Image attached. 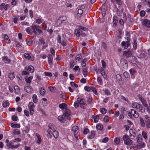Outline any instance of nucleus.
<instances>
[{"instance_id": "obj_1", "label": "nucleus", "mask_w": 150, "mask_h": 150, "mask_svg": "<svg viewBox=\"0 0 150 150\" xmlns=\"http://www.w3.org/2000/svg\"><path fill=\"white\" fill-rule=\"evenodd\" d=\"M145 119L144 120L141 117H139L140 123L142 127L145 126L148 128H150V117L148 115L144 116Z\"/></svg>"}, {"instance_id": "obj_2", "label": "nucleus", "mask_w": 150, "mask_h": 150, "mask_svg": "<svg viewBox=\"0 0 150 150\" xmlns=\"http://www.w3.org/2000/svg\"><path fill=\"white\" fill-rule=\"evenodd\" d=\"M32 28L33 30V33L35 35H39L42 33V28L39 25H32Z\"/></svg>"}, {"instance_id": "obj_3", "label": "nucleus", "mask_w": 150, "mask_h": 150, "mask_svg": "<svg viewBox=\"0 0 150 150\" xmlns=\"http://www.w3.org/2000/svg\"><path fill=\"white\" fill-rule=\"evenodd\" d=\"M77 101L81 108L83 109L86 108V107L85 106V100L84 98L78 97L77 98Z\"/></svg>"}, {"instance_id": "obj_4", "label": "nucleus", "mask_w": 150, "mask_h": 150, "mask_svg": "<svg viewBox=\"0 0 150 150\" xmlns=\"http://www.w3.org/2000/svg\"><path fill=\"white\" fill-rule=\"evenodd\" d=\"M125 144L127 145H130L132 143V140L129 138V136L127 134L124 135L122 137Z\"/></svg>"}, {"instance_id": "obj_5", "label": "nucleus", "mask_w": 150, "mask_h": 150, "mask_svg": "<svg viewBox=\"0 0 150 150\" xmlns=\"http://www.w3.org/2000/svg\"><path fill=\"white\" fill-rule=\"evenodd\" d=\"M28 106L30 115H33V114L34 109L35 107V105L33 103V102H30L29 103Z\"/></svg>"}, {"instance_id": "obj_6", "label": "nucleus", "mask_w": 150, "mask_h": 150, "mask_svg": "<svg viewBox=\"0 0 150 150\" xmlns=\"http://www.w3.org/2000/svg\"><path fill=\"white\" fill-rule=\"evenodd\" d=\"M120 63L124 69H127L128 68L127 62L126 59L124 58L121 59L120 60Z\"/></svg>"}, {"instance_id": "obj_7", "label": "nucleus", "mask_w": 150, "mask_h": 150, "mask_svg": "<svg viewBox=\"0 0 150 150\" xmlns=\"http://www.w3.org/2000/svg\"><path fill=\"white\" fill-rule=\"evenodd\" d=\"M64 115L65 118L68 120H70L71 117L70 116L71 115V112L69 109H65Z\"/></svg>"}, {"instance_id": "obj_8", "label": "nucleus", "mask_w": 150, "mask_h": 150, "mask_svg": "<svg viewBox=\"0 0 150 150\" xmlns=\"http://www.w3.org/2000/svg\"><path fill=\"white\" fill-rule=\"evenodd\" d=\"M137 131L134 129H130L129 130V133H130V136L132 139H134L136 135Z\"/></svg>"}, {"instance_id": "obj_9", "label": "nucleus", "mask_w": 150, "mask_h": 150, "mask_svg": "<svg viewBox=\"0 0 150 150\" xmlns=\"http://www.w3.org/2000/svg\"><path fill=\"white\" fill-rule=\"evenodd\" d=\"M142 23L143 25L150 28V20L144 19L142 21Z\"/></svg>"}, {"instance_id": "obj_10", "label": "nucleus", "mask_w": 150, "mask_h": 150, "mask_svg": "<svg viewBox=\"0 0 150 150\" xmlns=\"http://www.w3.org/2000/svg\"><path fill=\"white\" fill-rule=\"evenodd\" d=\"M6 146L11 149H13L14 148H17L19 147L20 146V144H17V145L15 146L11 144V143L9 142L8 143L6 144Z\"/></svg>"}, {"instance_id": "obj_11", "label": "nucleus", "mask_w": 150, "mask_h": 150, "mask_svg": "<svg viewBox=\"0 0 150 150\" xmlns=\"http://www.w3.org/2000/svg\"><path fill=\"white\" fill-rule=\"evenodd\" d=\"M130 41L125 42L123 41L121 43V46L122 47H124V49H127L130 45Z\"/></svg>"}, {"instance_id": "obj_12", "label": "nucleus", "mask_w": 150, "mask_h": 150, "mask_svg": "<svg viewBox=\"0 0 150 150\" xmlns=\"http://www.w3.org/2000/svg\"><path fill=\"white\" fill-rule=\"evenodd\" d=\"M123 54L127 58L131 57L132 55V54H131L130 50L129 49H128L127 51H124Z\"/></svg>"}, {"instance_id": "obj_13", "label": "nucleus", "mask_w": 150, "mask_h": 150, "mask_svg": "<svg viewBox=\"0 0 150 150\" xmlns=\"http://www.w3.org/2000/svg\"><path fill=\"white\" fill-rule=\"evenodd\" d=\"M139 99L141 101L144 107L149 108L148 104L147 103L145 99L143 98L142 96H140L139 97Z\"/></svg>"}, {"instance_id": "obj_14", "label": "nucleus", "mask_w": 150, "mask_h": 150, "mask_svg": "<svg viewBox=\"0 0 150 150\" xmlns=\"http://www.w3.org/2000/svg\"><path fill=\"white\" fill-rule=\"evenodd\" d=\"M24 69L28 72L30 71V73H33L34 71V68L32 66H26L25 67Z\"/></svg>"}, {"instance_id": "obj_15", "label": "nucleus", "mask_w": 150, "mask_h": 150, "mask_svg": "<svg viewBox=\"0 0 150 150\" xmlns=\"http://www.w3.org/2000/svg\"><path fill=\"white\" fill-rule=\"evenodd\" d=\"M95 135V132L92 130L90 134L87 136V138L89 139H92L94 137Z\"/></svg>"}, {"instance_id": "obj_16", "label": "nucleus", "mask_w": 150, "mask_h": 150, "mask_svg": "<svg viewBox=\"0 0 150 150\" xmlns=\"http://www.w3.org/2000/svg\"><path fill=\"white\" fill-rule=\"evenodd\" d=\"M49 129H50L51 132H52L54 129H56V127L55 125L52 123H50L48 126Z\"/></svg>"}, {"instance_id": "obj_17", "label": "nucleus", "mask_w": 150, "mask_h": 150, "mask_svg": "<svg viewBox=\"0 0 150 150\" xmlns=\"http://www.w3.org/2000/svg\"><path fill=\"white\" fill-rule=\"evenodd\" d=\"M24 91L28 93H30L33 91V89L31 87L26 86L24 87Z\"/></svg>"}, {"instance_id": "obj_18", "label": "nucleus", "mask_w": 150, "mask_h": 150, "mask_svg": "<svg viewBox=\"0 0 150 150\" xmlns=\"http://www.w3.org/2000/svg\"><path fill=\"white\" fill-rule=\"evenodd\" d=\"M82 58V56L80 54L76 55L75 58V61L76 62H80Z\"/></svg>"}, {"instance_id": "obj_19", "label": "nucleus", "mask_w": 150, "mask_h": 150, "mask_svg": "<svg viewBox=\"0 0 150 150\" xmlns=\"http://www.w3.org/2000/svg\"><path fill=\"white\" fill-rule=\"evenodd\" d=\"M33 76H31L29 77L26 76L25 77V81L28 83H30L31 82V80L33 79Z\"/></svg>"}, {"instance_id": "obj_20", "label": "nucleus", "mask_w": 150, "mask_h": 150, "mask_svg": "<svg viewBox=\"0 0 150 150\" xmlns=\"http://www.w3.org/2000/svg\"><path fill=\"white\" fill-rule=\"evenodd\" d=\"M112 2L115 4V6H118L119 8L122 4L121 1H112Z\"/></svg>"}, {"instance_id": "obj_21", "label": "nucleus", "mask_w": 150, "mask_h": 150, "mask_svg": "<svg viewBox=\"0 0 150 150\" xmlns=\"http://www.w3.org/2000/svg\"><path fill=\"white\" fill-rule=\"evenodd\" d=\"M26 31L28 34L32 35L33 33V30L32 27H28L26 29Z\"/></svg>"}, {"instance_id": "obj_22", "label": "nucleus", "mask_w": 150, "mask_h": 150, "mask_svg": "<svg viewBox=\"0 0 150 150\" xmlns=\"http://www.w3.org/2000/svg\"><path fill=\"white\" fill-rule=\"evenodd\" d=\"M47 58L48 59V62L49 64L50 65H52V61L53 60L52 56L51 54H49L47 56Z\"/></svg>"}, {"instance_id": "obj_23", "label": "nucleus", "mask_w": 150, "mask_h": 150, "mask_svg": "<svg viewBox=\"0 0 150 150\" xmlns=\"http://www.w3.org/2000/svg\"><path fill=\"white\" fill-rule=\"evenodd\" d=\"M81 32L79 29L77 28L74 31V34L77 37H79L81 35Z\"/></svg>"}, {"instance_id": "obj_24", "label": "nucleus", "mask_w": 150, "mask_h": 150, "mask_svg": "<svg viewBox=\"0 0 150 150\" xmlns=\"http://www.w3.org/2000/svg\"><path fill=\"white\" fill-rule=\"evenodd\" d=\"M52 135L55 138H57L59 135V132L56 131V129H54L53 131H52Z\"/></svg>"}, {"instance_id": "obj_25", "label": "nucleus", "mask_w": 150, "mask_h": 150, "mask_svg": "<svg viewBox=\"0 0 150 150\" xmlns=\"http://www.w3.org/2000/svg\"><path fill=\"white\" fill-rule=\"evenodd\" d=\"M139 104L137 102H134L132 104V106L134 108H136L137 110L138 109L139 107Z\"/></svg>"}, {"instance_id": "obj_26", "label": "nucleus", "mask_w": 150, "mask_h": 150, "mask_svg": "<svg viewBox=\"0 0 150 150\" xmlns=\"http://www.w3.org/2000/svg\"><path fill=\"white\" fill-rule=\"evenodd\" d=\"M131 113H133V112H134L133 114V117L136 118H138L139 116V114L138 112L133 109H131Z\"/></svg>"}, {"instance_id": "obj_27", "label": "nucleus", "mask_w": 150, "mask_h": 150, "mask_svg": "<svg viewBox=\"0 0 150 150\" xmlns=\"http://www.w3.org/2000/svg\"><path fill=\"white\" fill-rule=\"evenodd\" d=\"M146 145L143 142H140L137 145V148L138 149H140L141 148L145 147Z\"/></svg>"}, {"instance_id": "obj_28", "label": "nucleus", "mask_w": 150, "mask_h": 150, "mask_svg": "<svg viewBox=\"0 0 150 150\" xmlns=\"http://www.w3.org/2000/svg\"><path fill=\"white\" fill-rule=\"evenodd\" d=\"M36 135L38 139L37 141V143L38 144H40L41 142L42 141V140L40 137V136L38 133H36Z\"/></svg>"}, {"instance_id": "obj_29", "label": "nucleus", "mask_w": 150, "mask_h": 150, "mask_svg": "<svg viewBox=\"0 0 150 150\" xmlns=\"http://www.w3.org/2000/svg\"><path fill=\"white\" fill-rule=\"evenodd\" d=\"M62 17H59L57 20V24L58 26H60L63 21V20L62 19Z\"/></svg>"}, {"instance_id": "obj_30", "label": "nucleus", "mask_w": 150, "mask_h": 150, "mask_svg": "<svg viewBox=\"0 0 150 150\" xmlns=\"http://www.w3.org/2000/svg\"><path fill=\"white\" fill-rule=\"evenodd\" d=\"M79 128L77 126H74L72 127V130L74 132V133H78L79 131Z\"/></svg>"}, {"instance_id": "obj_31", "label": "nucleus", "mask_w": 150, "mask_h": 150, "mask_svg": "<svg viewBox=\"0 0 150 150\" xmlns=\"http://www.w3.org/2000/svg\"><path fill=\"white\" fill-rule=\"evenodd\" d=\"M100 72L104 78H105L107 76V75L105 74V71L103 68H101L100 69Z\"/></svg>"}, {"instance_id": "obj_32", "label": "nucleus", "mask_w": 150, "mask_h": 150, "mask_svg": "<svg viewBox=\"0 0 150 150\" xmlns=\"http://www.w3.org/2000/svg\"><path fill=\"white\" fill-rule=\"evenodd\" d=\"M113 25L114 26H116L117 25V17L116 16H114L113 18Z\"/></svg>"}, {"instance_id": "obj_33", "label": "nucleus", "mask_w": 150, "mask_h": 150, "mask_svg": "<svg viewBox=\"0 0 150 150\" xmlns=\"http://www.w3.org/2000/svg\"><path fill=\"white\" fill-rule=\"evenodd\" d=\"M131 35H130V33L128 31H127L126 32V37L125 38L127 40V41H130V38Z\"/></svg>"}, {"instance_id": "obj_34", "label": "nucleus", "mask_w": 150, "mask_h": 150, "mask_svg": "<svg viewBox=\"0 0 150 150\" xmlns=\"http://www.w3.org/2000/svg\"><path fill=\"white\" fill-rule=\"evenodd\" d=\"M67 106V104L65 103H62L59 105V108L62 110H64Z\"/></svg>"}, {"instance_id": "obj_35", "label": "nucleus", "mask_w": 150, "mask_h": 150, "mask_svg": "<svg viewBox=\"0 0 150 150\" xmlns=\"http://www.w3.org/2000/svg\"><path fill=\"white\" fill-rule=\"evenodd\" d=\"M4 38L7 43H9L10 42V39L9 38L8 35L6 34L4 35Z\"/></svg>"}, {"instance_id": "obj_36", "label": "nucleus", "mask_w": 150, "mask_h": 150, "mask_svg": "<svg viewBox=\"0 0 150 150\" xmlns=\"http://www.w3.org/2000/svg\"><path fill=\"white\" fill-rule=\"evenodd\" d=\"M14 93L16 94H18L20 91V88L18 86H15L14 87Z\"/></svg>"}, {"instance_id": "obj_37", "label": "nucleus", "mask_w": 150, "mask_h": 150, "mask_svg": "<svg viewBox=\"0 0 150 150\" xmlns=\"http://www.w3.org/2000/svg\"><path fill=\"white\" fill-rule=\"evenodd\" d=\"M4 62L6 63H9L10 62L11 60L8 58L7 57H4L2 58Z\"/></svg>"}, {"instance_id": "obj_38", "label": "nucleus", "mask_w": 150, "mask_h": 150, "mask_svg": "<svg viewBox=\"0 0 150 150\" xmlns=\"http://www.w3.org/2000/svg\"><path fill=\"white\" fill-rule=\"evenodd\" d=\"M102 46L104 49L105 51L107 52L108 50L107 44L104 42H103L102 44Z\"/></svg>"}, {"instance_id": "obj_39", "label": "nucleus", "mask_w": 150, "mask_h": 150, "mask_svg": "<svg viewBox=\"0 0 150 150\" xmlns=\"http://www.w3.org/2000/svg\"><path fill=\"white\" fill-rule=\"evenodd\" d=\"M138 109L139 110V111L142 113H144L145 112V108L142 105H139Z\"/></svg>"}, {"instance_id": "obj_40", "label": "nucleus", "mask_w": 150, "mask_h": 150, "mask_svg": "<svg viewBox=\"0 0 150 150\" xmlns=\"http://www.w3.org/2000/svg\"><path fill=\"white\" fill-rule=\"evenodd\" d=\"M11 127L13 128H19L21 126L19 124H14L12 123L11 124Z\"/></svg>"}, {"instance_id": "obj_41", "label": "nucleus", "mask_w": 150, "mask_h": 150, "mask_svg": "<svg viewBox=\"0 0 150 150\" xmlns=\"http://www.w3.org/2000/svg\"><path fill=\"white\" fill-rule=\"evenodd\" d=\"M58 119L62 123H64V118L62 115H59L58 117Z\"/></svg>"}, {"instance_id": "obj_42", "label": "nucleus", "mask_w": 150, "mask_h": 150, "mask_svg": "<svg viewBox=\"0 0 150 150\" xmlns=\"http://www.w3.org/2000/svg\"><path fill=\"white\" fill-rule=\"evenodd\" d=\"M116 79L118 82H120L122 81V78L120 74H117L116 76Z\"/></svg>"}, {"instance_id": "obj_43", "label": "nucleus", "mask_w": 150, "mask_h": 150, "mask_svg": "<svg viewBox=\"0 0 150 150\" xmlns=\"http://www.w3.org/2000/svg\"><path fill=\"white\" fill-rule=\"evenodd\" d=\"M32 99L33 102L35 103H36L38 102V100L37 99V96L36 94H34L33 95Z\"/></svg>"}, {"instance_id": "obj_44", "label": "nucleus", "mask_w": 150, "mask_h": 150, "mask_svg": "<svg viewBox=\"0 0 150 150\" xmlns=\"http://www.w3.org/2000/svg\"><path fill=\"white\" fill-rule=\"evenodd\" d=\"M88 68H84L83 69L82 73L85 77H86L87 75Z\"/></svg>"}, {"instance_id": "obj_45", "label": "nucleus", "mask_w": 150, "mask_h": 150, "mask_svg": "<svg viewBox=\"0 0 150 150\" xmlns=\"http://www.w3.org/2000/svg\"><path fill=\"white\" fill-rule=\"evenodd\" d=\"M123 76L126 78L127 79L129 78L130 76L129 73L127 71H125L123 74Z\"/></svg>"}, {"instance_id": "obj_46", "label": "nucleus", "mask_w": 150, "mask_h": 150, "mask_svg": "<svg viewBox=\"0 0 150 150\" xmlns=\"http://www.w3.org/2000/svg\"><path fill=\"white\" fill-rule=\"evenodd\" d=\"M40 94L42 96H44L45 94V91L43 88H40Z\"/></svg>"}, {"instance_id": "obj_47", "label": "nucleus", "mask_w": 150, "mask_h": 150, "mask_svg": "<svg viewBox=\"0 0 150 150\" xmlns=\"http://www.w3.org/2000/svg\"><path fill=\"white\" fill-rule=\"evenodd\" d=\"M93 117L94 122L96 123L98 122L99 118V116L98 115H97L96 116H93Z\"/></svg>"}, {"instance_id": "obj_48", "label": "nucleus", "mask_w": 150, "mask_h": 150, "mask_svg": "<svg viewBox=\"0 0 150 150\" xmlns=\"http://www.w3.org/2000/svg\"><path fill=\"white\" fill-rule=\"evenodd\" d=\"M15 75L13 72L10 73L8 75V77L10 80H12L15 78Z\"/></svg>"}, {"instance_id": "obj_49", "label": "nucleus", "mask_w": 150, "mask_h": 150, "mask_svg": "<svg viewBox=\"0 0 150 150\" xmlns=\"http://www.w3.org/2000/svg\"><path fill=\"white\" fill-rule=\"evenodd\" d=\"M47 132L48 133L47 134V138L49 139H51L52 137L51 134H50V133H51V131L50 129H47Z\"/></svg>"}, {"instance_id": "obj_50", "label": "nucleus", "mask_w": 150, "mask_h": 150, "mask_svg": "<svg viewBox=\"0 0 150 150\" xmlns=\"http://www.w3.org/2000/svg\"><path fill=\"white\" fill-rule=\"evenodd\" d=\"M97 81L98 84L100 85H102L103 84V82L101 77H99L97 78Z\"/></svg>"}, {"instance_id": "obj_51", "label": "nucleus", "mask_w": 150, "mask_h": 150, "mask_svg": "<svg viewBox=\"0 0 150 150\" xmlns=\"http://www.w3.org/2000/svg\"><path fill=\"white\" fill-rule=\"evenodd\" d=\"M42 18L40 16L38 17L37 19H36L35 20V22L37 23L38 24H40L42 22Z\"/></svg>"}, {"instance_id": "obj_52", "label": "nucleus", "mask_w": 150, "mask_h": 150, "mask_svg": "<svg viewBox=\"0 0 150 150\" xmlns=\"http://www.w3.org/2000/svg\"><path fill=\"white\" fill-rule=\"evenodd\" d=\"M24 57L26 59H30L31 58V56L30 54L28 53H25L24 54Z\"/></svg>"}, {"instance_id": "obj_53", "label": "nucleus", "mask_w": 150, "mask_h": 150, "mask_svg": "<svg viewBox=\"0 0 150 150\" xmlns=\"http://www.w3.org/2000/svg\"><path fill=\"white\" fill-rule=\"evenodd\" d=\"M9 103L6 101H4L2 103V106L4 108L8 107L9 106Z\"/></svg>"}, {"instance_id": "obj_54", "label": "nucleus", "mask_w": 150, "mask_h": 150, "mask_svg": "<svg viewBox=\"0 0 150 150\" xmlns=\"http://www.w3.org/2000/svg\"><path fill=\"white\" fill-rule=\"evenodd\" d=\"M87 60L86 59H83L81 62V65L82 67H86V62Z\"/></svg>"}, {"instance_id": "obj_55", "label": "nucleus", "mask_w": 150, "mask_h": 150, "mask_svg": "<svg viewBox=\"0 0 150 150\" xmlns=\"http://www.w3.org/2000/svg\"><path fill=\"white\" fill-rule=\"evenodd\" d=\"M106 6V3H105V2L104 4H103L102 6H101V7H102V8H101V11L102 12H104L105 13L106 12V7L104 8H103V6L104 7H105V6Z\"/></svg>"}, {"instance_id": "obj_56", "label": "nucleus", "mask_w": 150, "mask_h": 150, "mask_svg": "<svg viewBox=\"0 0 150 150\" xmlns=\"http://www.w3.org/2000/svg\"><path fill=\"white\" fill-rule=\"evenodd\" d=\"M78 27L80 30H81L84 31H87L88 30V29L87 28L81 25H79Z\"/></svg>"}, {"instance_id": "obj_57", "label": "nucleus", "mask_w": 150, "mask_h": 150, "mask_svg": "<svg viewBox=\"0 0 150 150\" xmlns=\"http://www.w3.org/2000/svg\"><path fill=\"white\" fill-rule=\"evenodd\" d=\"M142 135L143 138L145 139H146L147 137V133L144 131H142Z\"/></svg>"}, {"instance_id": "obj_58", "label": "nucleus", "mask_w": 150, "mask_h": 150, "mask_svg": "<svg viewBox=\"0 0 150 150\" xmlns=\"http://www.w3.org/2000/svg\"><path fill=\"white\" fill-rule=\"evenodd\" d=\"M91 90L92 91V92L96 95H97L98 93H97V89L94 87L91 86Z\"/></svg>"}, {"instance_id": "obj_59", "label": "nucleus", "mask_w": 150, "mask_h": 150, "mask_svg": "<svg viewBox=\"0 0 150 150\" xmlns=\"http://www.w3.org/2000/svg\"><path fill=\"white\" fill-rule=\"evenodd\" d=\"M13 133L15 134L18 135L20 134L21 132L18 129H14L13 130Z\"/></svg>"}, {"instance_id": "obj_60", "label": "nucleus", "mask_w": 150, "mask_h": 150, "mask_svg": "<svg viewBox=\"0 0 150 150\" xmlns=\"http://www.w3.org/2000/svg\"><path fill=\"white\" fill-rule=\"evenodd\" d=\"M70 85L72 87L77 88L78 87V85L77 84L75 83L74 82H71Z\"/></svg>"}, {"instance_id": "obj_61", "label": "nucleus", "mask_w": 150, "mask_h": 150, "mask_svg": "<svg viewBox=\"0 0 150 150\" xmlns=\"http://www.w3.org/2000/svg\"><path fill=\"white\" fill-rule=\"evenodd\" d=\"M133 47L134 50H136L137 48V42L136 40H133Z\"/></svg>"}, {"instance_id": "obj_62", "label": "nucleus", "mask_w": 150, "mask_h": 150, "mask_svg": "<svg viewBox=\"0 0 150 150\" xmlns=\"http://www.w3.org/2000/svg\"><path fill=\"white\" fill-rule=\"evenodd\" d=\"M129 72L131 75H134V73L136 72L135 70L131 69L129 70Z\"/></svg>"}, {"instance_id": "obj_63", "label": "nucleus", "mask_w": 150, "mask_h": 150, "mask_svg": "<svg viewBox=\"0 0 150 150\" xmlns=\"http://www.w3.org/2000/svg\"><path fill=\"white\" fill-rule=\"evenodd\" d=\"M78 16H81L83 13V11L82 9H78Z\"/></svg>"}, {"instance_id": "obj_64", "label": "nucleus", "mask_w": 150, "mask_h": 150, "mask_svg": "<svg viewBox=\"0 0 150 150\" xmlns=\"http://www.w3.org/2000/svg\"><path fill=\"white\" fill-rule=\"evenodd\" d=\"M96 129L99 130H101L103 128V126L102 125H97L96 126Z\"/></svg>"}]
</instances>
